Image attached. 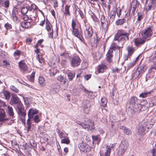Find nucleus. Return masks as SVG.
Wrapping results in <instances>:
<instances>
[{"instance_id": "f257e3e1", "label": "nucleus", "mask_w": 156, "mask_h": 156, "mask_svg": "<svg viewBox=\"0 0 156 156\" xmlns=\"http://www.w3.org/2000/svg\"><path fill=\"white\" fill-rule=\"evenodd\" d=\"M71 28L72 34L74 36L82 41L84 40L82 35V30L81 29V26L77 20H72Z\"/></svg>"}, {"instance_id": "f03ea898", "label": "nucleus", "mask_w": 156, "mask_h": 156, "mask_svg": "<svg viewBox=\"0 0 156 156\" xmlns=\"http://www.w3.org/2000/svg\"><path fill=\"white\" fill-rule=\"evenodd\" d=\"M129 33L126 30L123 29L118 30L115 34L114 40L117 41L119 42L125 43L129 40Z\"/></svg>"}, {"instance_id": "7ed1b4c3", "label": "nucleus", "mask_w": 156, "mask_h": 156, "mask_svg": "<svg viewBox=\"0 0 156 156\" xmlns=\"http://www.w3.org/2000/svg\"><path fill=\"white\" fill-rule=\"evenodd\" d=\"M154 28L153 26H149L144 30H141L139 34V36L143 37L146 41L151 39L154 34Z\"/></svg>"}, {"instance_id": "20e7f679", "label": "nucleus", "mask_w": 156, "mask_h": 156, "mask_svg": "<svg viewBox=\"0 0 156 156\" xmlns=\"http://www.w3.org/2000/svg\"><path fill=\"white\" fill-rule=\"evenodd\" d=\"M86 21L87 20L84 21L86 28L84 30L83 33L85 38L90 41L92 37L94 31L92 26L88 23H86Z\"/></svg>"}, {"instance_id": "39448f33", "label": "nucleus", "mask_w": 156, "mask_h": 156, "mask_svg": "<svg viewBox=\"0 0 156 156\" xmlns=\"http://www.w3.org/2000/svg\"><path fill=\"white\" fill-rule=\"evenodd\" d=\"M85 122L86 123L83 122L79 121H78L76 122L78 124L82 126L85 129L87 130L92 131L95 129V127L94 126V122H92L91 120L88 119L87 122L85 121Z\"/></svg>"}, {"instance_id": "423d86ee", "label": "nucleus", "mask_w": 156, "mask_h": 156, "mask_svg": "<svg viewBox=\"0 0 156 156\" xmlns=\"http://www.w3.org/2000/svg\"><path fill=\"white\" fill-rule=\"evenodd\" d=\"M81 62V60L79 56H73L70 60V65L73 68L78 67L80 65Z\"/></svg>"}, {"instance_id": "0eeeda50", "label": "nucleus", "mask_w": 156, "mask_h": 156, "mask_svg": "<svg viewBox=\"0 0 156 156\" xmlns=\"http://www.w3.org/2000/svg\"><path fill=\"white\" fill-rule=\"evenodd\" d=\"M128 146L129 144L127 142L125 141L122 142L118 151V155L121 156L123 154L127 149Z\"/></svg>"}, {"instance_id": "6e6552de", "label": "nucleus", "mask_w": 156, "mask_h": 156, "mask_svg": "<svg viewBox=\"0 0 156 156\" xmlns=\"http://www.w3.org/2000/svg\"><path fill=\"white\" fill-rule=\"evenodd\" d=\"M6 106L5 102L0 100V107H4ZM5 116L4 110L3 108H0V122H4L8 120V119L5 118Z\"/></svg>"}, {"instance_id": "1a4fd4ad", "label": "nucleus", "mask_w": 156, "mask_h": 156, "mask_svg": "<svg viewBox=\"0 0 156 156\" xmlns=\"http://www.w3.org/2000/svg\"><path fill=\"white\" fill-rule=\"evenodd\" d=\"M101 27L103 30L107 31L108 30V19L104 15H102L101 18Z\"/></svg>"}, {"instance_id": "9d476101", "label": "nucleus", "mask_w": 156, "mask_h": 156, "mask_svg": "<svg viewBox=\"0 0 156 156\" xmlns=\"http://www.w3.org/2000/svg\"><path fill=\"white\" fill-rule=\"evenodd\" d=\"M45 29L48 32V37L53 38V28L52 25L48 19L46 21Z\"/></svg>"}, {"instance_id": "9b49d317", "label": "nucleus", "mask_w": 156, "mask_h": 156, "mask_svg": "<svg viewBox=\"0 0 156 156\" xmlns=\"http://www.w3.org/2000/svg\"><path fill=\"white\" fill-rule=\"evenodd\" d=\"M78 147L80 151L83 152L87 153L90 150V146L86 143H80Z\"/></svg>"}, {"instance_id": "f8f14e48", "label": "nucleus", "mask_w": 156, "mask_h": 156, "mask_svg": "<svg viewBox=\"0 0 156 156\" xmlns=\"http://www.w3.org/2000/svg\"><path fill=\"white\" fill-rule=\"evenodd\" d=\"M140 37H136L133 39V41L134 45L137 47L144 44L146 41L143 37L140 36Z\"/></svg>"}, {"instance_id": "ddd939ff", "label": "nucleus", "mask_w": 156, "mask_h": 156, "mask_svg": "<svg viewBox=\"0 0 156 156\" xmlns=\"http://www.w3.org/2000/svg\"><path fill=\"white\" fill-rule=\"evenodd\" d=\"M108 69L106 63L105 62H101L97 67V70L98 73H102L105 72Z\"/></svg>"}, {"instance_id": "4468645a", "label": "nucleus", "mask_w": 156, "mask_h": 156, "mask_svg": "<svg viewBox=\"0 0 156 156\" xmlns=\"http://www.w3.org/2000/svg\"><path fill=\"white\" fill-rule=\"evenodd\" d=\"M22 103L20 100V98L17 97L16 94H13L11 98L10 104L13 105H17Z\"/></svg>"}, {"instance_id": "2eb2a0df", "label": "nucleus", "mask_w": 156, "mask_h": 156, "mask_svg": "<svg viewBox=\"0 0 156 156\" xmlns=\"http://www.w3.org/2000/svg\"><path fill=\"white\" fill-rule=\"evenodd\" d=\"M83 106L84 112L87 113L90 111L89 108L91 106V104L90 101L87 100H85L83 102Z\"/></svg>"}, {"instance_id": "dca6fc26", "label": "nucleus", "mask_w": 156, "mask_h": 156, "mask_svg": "<svg viewBox=\"0 0 156 156\" xmlns=\"http://www.w3.org/2000/svg\"><path fill=\"white\" fill-rule=\"evenodd\" d=\"M18 66L21 70L24 71H27L28 69V67L24 60H22L19 62Z\"/></svg>"}, {"instance_id": "f3484780", "label": "nucleus", "mask_w": 156, "mask_h": 156, "mask_svg": "<svg viewBox=\"0 0 156 156\" xmlns=\"http://www.w3.org/2000/svg\"><path fill=\"white\" fill-rule=\"evenodd\" d=\"M39 112V111L36 109L31 108L28 111L27 115L28 117L33 119L34 115H37Z\"/></svg>"}, {"instance_id": "a211bd4d", "label": "nucleus", "mask_w": 156, "mask_h": 156, "mask_svg": "<svg viewBox=\"0 0 156 156\" xmlns=\"http://www.w3.org/2000/svg\"><path fill=\"white\" fill-rule=\"evenodd\" d=\"M137 101V98L136 96H132L129 99V108H131L135 106Z\"/></svg>"}, {"instance_id": "6ab92c4d", "label": "nucleus", "mask_w": 156, "mask_h": 156, "mask_svg": "<svg viewBox=\"0 0 156 156\" xmlns=\"http://www.w3.org/2000/svg\"><path fill=\"white\" fill-rule=\"evenodd\" d=\"M20 116V120L22 123L24 125L26 124L25 117L26 115V113L25 111L18 113Z\"/></svg>"}, {"instance_id": "aec40b11", "label": "nucleus", "mask_w": 156, "mask_h": 156, "mask_svg": "<svg viewBox=\"0 0 156 156\" xmlns=\"http://www.w3.org/2000/svg\"><path fill=\"white\" fill-rule=\"evenodd\" d=\"M133 111L132 114H138L140 112L141 110V106L140 105L137 104L135 106L131 108Z\"/></svg>"}, {"instance_id": "412c9836", "label": "nucleus", "mask_w": 156, "mask_h": 156, "mask_svg": "<svg viewBox=\"0 0 156 156\" xmlns=\"http://www.w3.org/2000/svg\"><path fill=\"white\" fill-rule=\"evenodd\" d=\"M106 151L105 153L102 150H101L100 151V155L101 156H110L111 151L109 145H107L106 147Z\"/></svg>"}, {"instance_id": "4be33fe9", "label": "nucleus", "mask_w": 156, "mask_h": 156, "mask_svg": "<svg viewBox=\"0 0 156 156\" xmlns=\"http://www.w3.org/2000/svg\"><path fill=\"white\" fill-rule=\"evenodd\" d=\"M113 52L110 50H109L106 55V59L107 61L109 63H111L112 62V58L113 55L112 54Z\"/></svg>"}, {"instance_id": "5701e85b", "label": "nucleus", "mask_w": 156, "mask_h": 156, "mask_svg": "<svg viewBox=\"0 0 156 156\" xmlns=\"http://www.w3.org/2000/svg\"><path fill=\"white\" fill-rule=\"evenodd\" d=\"M21 26L24 28H29L33 26V24L30 21H22L20 23Z\"/></svg>"}, {"instance_id": "b1692460", "label": "nucleus", "mask_w": 156, "mask_h": 156, "mask_svg": "<svg viewBox=\"0 0 156 156\" xmlns=\"http://www.w3.org/2000/svg\"><path fill=\"white\" fill-rule=\"evenodd\" d=\"M121 48V47L118 46L116 43H113L111 44L109 50L113 52V50L115 51L116 50H118L120 51Z\"/></svg>"}, {"instance_id": "393cba45", "label": "nucleus", "mask_w": 156, "mask_h": 156, "mask_svg": "<svg viewBox=\"0 0 156 156\" xmlns=\"http://www.w3.org/2000/svg\"><path fill=\"white\" fill-rule=\"evenodd\" d=\"M126 50L127 51V54L131 56L136 51V49L132 45L128 46L126 48Z\"/></svg>"}, {"instance_id": "a878e982", "label": "nucleus", "mask_w": 156, "mask_h": 156, "mask_svg": "<svg viewBox=\"0 0 156 156\" xmlns=\"http://www.w3.org/2000/svg\"><path fill=\"white\" fill-rule=\"evenodd\" d=\"M38 82L40 85L42 87H44L46 85L45 80L42 76H40L38 79Z\"/></svg>"}, {"instance_id": "bb28decb", "label": "nucleus", "mask_w": 156, "mask_h": 156, "mask_svg": "<svg viewBox=\"0 0 156 156\" xmlns=\"http://www.w3.org/2000/svg\"><path fill=\"white\" fill-rule=\"evenodd\" d=\"M37 16L36 15H30V22L33 25H35L37 21Z\"/></svg>"}, {"instance_id": "cd10ccee", "label": "nucleus", "mask_w": 156, "mask_h": 156, "mask_svg": "<svg viewBox=\"0 0 156 156\" xmlns=\"http://www.w3.org/2000/svg\"><path fill=\"white\" fill-rule=\"evenodd\" d=\"M70 7V4L67 5L65 6L64 10L63 12L66 16H69L70 15V13L69 11Z\"/></svg>"}, {"instance_id": "c85d7f7f", "label": "nucleus", "mask_w": 156, "mask_h": 156, "mask_svg": "<svg viewBox=\"0 0 156 156\" xmlns=\"http://www.w3.org/2000/svg\"><path fill=\"white\" fill-rule=\"evenodd\" d=\"M93 55L94 58L98 61L101 58L102 54L99 51H98L94 52Z\"/></svg>"}, {"instance_id": "c756f323", "label": "nucleus", "mask_w": 156, "mask_h": 156, "mask_svg": "<svg viewBox=\"0 0 156 156\" xmlns=\"http://www.w3.org/2000/svg\"><path fill=\"white\" fill-rule=\"evenodd\" d=\"M137 18L136 20V23L140 24L141 22V20L144 18L143 14L141 12H138L137 13Z\"/></svg>"}, {"instance_id": "7c9ffc66", "label": "nucleus", "mask_w": 156, "mask_h": 156, "mask_svg": "<svg viewBox=\"0 0 156 156\" xmlns=\"http://www.w3.org/2000/svg\"><path fill=\"white\" fill-rule=\"evenodd\" d=\"M145 128L143 125H140L138 127V132L140 135L143 134L145 131Z\"/></svg>"}, {"instance_id": "2f4dec72", "label": "nucleus", "mask_w": 156, "mask_h": 156, "mask_svg": "<svg viewBox=\"0 0 156 156\" xmlns=\"http://www.w3.org/2000/svg\"><path fill=\"white\" fill-rule=\"evenodd\" d=\"M7 113L12 118L14 117V113L13 111V109L12 107L9 105L8 106L7 110Z\"/></svg>"}, {"instance_id": "473e14b6", "label": "nucleus", "mask_w": 156, "mask_h": 156, "mask_svg": "<svg viewBox=\"0 0 156 156\" xmlns=\"http://www.w3.org/2000/svg\"><path fill=\"white\" fill-rule=\"evenodd\" d=\"M35 72H32L30 75L28 76L27 77L28 80L32 83H34L35 79Z\"/></svg>"}, {"instance_id": "72a5a7b5", "label": "nucleus", "mask_w": 156, "mask_h": 156, "mask_svg": "<svg viewBox=\"0 0 156 156\" xmlns=\"http://www.w3.org/2000/svg\"><path fill=\"white\" fill-rule=\"evenodd\" d=\"M107 100L106 98L104 97L101 98L100 103V105L103 108H105L106 106Z\"/></svg>"}, {"instance_id": "f704fd0d", "label": "nucleus", "mask_w": 156, "mask_h": 156, "mask_svg": "<svg viewBox=\"0 0 156 156\" xmlns=\"http://www.w3.org/2000/svg\"><path fill=\"white\" fill-rule=\"evenodd\" d=\"M21 51L18 50H16L13 53V55L16 60L18 59L21 54Z\"/></svg>"}, {"instance_id": "c9c22d12", "label": "nucleus", "mask_w": 156, "mask_h": 156, "mask_svg": "<svg viewBox=\"0 0 156 156\" xmlns=\"http://www.w3.org/2000/svg\"><path fill=\"white\" fill-rule=\"evenodd\" d=\"M67 75L69 80L72 81L75 76V73L71 72H69L68 73Z\"/></svg>"}, {"instance_id": "e433bc0d", "label": "nucleus", "mask_w": 156, "mask_h": 156, "mask_svg": "<svg viewBox=\"0 0 156 156\" xmlns=\"http://www.w3.org/2000/svg\"><path fill=\"white\" fill-rule=\"evenodd\" d=\"M91 137L93 141H97L98 143V144L101 140V138L99 135H98L97 136L92 135Z\"/></svg>"}, {"instance_id": "4c0bfd02", "label": "nucleus", "mask_w": 156, "mask_h": 156, "mask_svg": "<svg viewBox=\"0 0 156 156\" xmlns=\"http://www.w3.org/2000/svg\"><path fill=\"white\" fill-rule=\"evenodd\" d=\"M32 119L28 117V119L27 120V131H29L30 130V129L31 128V119Z\"/></svg>"}, {"instance_id": "58836bf2", "label": "nucleus", "mask_w": 156, "mask_h": 156, "mask_svg": "<svg viewBox=\"0 0 156 156\" xmlns=\"http://www.w3.org/2000/svg\"><path fill=\"white\" fill-rule=\"evenodd\" d=\"M125 20L124 18L118 19L116 22V25L117 26L122 25L125 22Z\"/></svg>"}, {"instance_id": "ea45409f", "label": "nucleus", "mask_w": 156, "mask_h": 156, "mask_svg": "<svg viewBox=\"0 0 156 156\" xmlns=\"http://www.w3.org/2000/svg\"><path fill=\"white\" fill-rule=\"evenodd\" d=\"M17 108L18 109V113L25 111L22 103L17 105Z\"/></svg>"}, {"instance_id": "a19ab883", "label": "nucleus", "mask_w": 156, "mask_h": 156, "mask_svg": "<svg viewBox=\"0 0 156 156\" xmlns=\"http://www.w3.org/2000/svg\"><path fill=\"white\" fill-rule=\"evenodd\" d=\"M140 71L136 70L132 75V78L136 79L140 75Z\"/></svg>"}, {"instance_id": "79ce46f5", "label": "nucleus", "mask_w": 156, "mask_h": 156, "mask_svg": "<svg viewBox=\"0 0 156 156\" xmlns=\"http://www.w3.org/2000/svg\"><path fill=\"white\" fill-rule=\"evenodd\" d=\"M61 140V142L62 143L65 144H69L70 143V140L69 137H67L66 138H65Z\"/></svg>"}, {"instance_id": "37998d69", "label": "nucleus", "mask_w": 156, "mask_h": 156, "mask_svg": "<svg viewBox=\"0 0 156 156\" xmlns=\"http://www.w3.org/2000/svg\"><path fill=\"white\" fill-rule=\"evenodd\" d=\"M2 93L6 99L8 100L9 99L10 97V94L9 92L5 90L3 91Z\"/></svg>"}, {"instance_id": "c03bdc74", "label": "nucleus", "mask_w": 156, "mask_h": 156, "mask_svg": "<svg viewBox=\"0 0 156 156\" xmlns=\"http://www.w3.org/2000/svg\"><path fill=\"white\" fill-rule=\"evenodd\" d=\"M116 12V11H113L111 12V14L110 17V19L112 22H113L115 20Z\"/></svg>"}, {"instance_id": "a18cd8bd", "label": "nucleus", "mask_w": 156, "mask_h": 156, "mask_svg": "<svg viewBox=\"0 0 156 156\" xmlns=\"http://www.w3.org/2000/svg\"><path fill=\"white\" fill-rule=\"evenodd\" d=\"M33 121L36 123H38L41 121V119L39 115H36L33 117Z\"/></svg>"}, {"instance_id": "49530a36", "label": "nucleus", "mask_w": 156, "mask_h": 156, "mask_svg": "<svg viewBox=\"0 0 156 156\" xmlns=\"http://www.w3.org/2000/svg\"><path fill=\"white\" fill-rule=\"evenodd\" d=\"M2 6H3L5 8H8L9 7L10 5L9 0H6L3 3H2Z\"/></svg>"}, {"instance_id": "de8ad7c7", "label": "nucleus", "mask_w": 156, "mask_h": 156, "mask_svg": "<svg viewBox=\"0 0 156 156\" xmlns=\"http://www.w3.org/2000/svg\"><path fill=\"white\" fill-rule=\"evenodd\" d=\"M37 58L39 62L41 64H44L45 61L44 59L42 58L41 55H38Z\"/></svg>"}, {"instance_id": "09e8293b", "label": "nucleus", "mask_w": 156, "mask_h": 156, "mask_svg": "<svg viewBox=\"0 0 156 156\" xmlns=\"http://www.w3.org/2000/svg\"><path fill=\"white\" fill-rule=\"evenodd\" d=\"M31 7L33 11L38 12L39 10L38 7L34 3H32L31 4Z\"/></svg>"}, {"instance_id": "8fccbe9b", "label": "nucleus", "mask_w": 156, "mask_h": 156, "mask_svg": "<svg viewBox=\"0 0 156 156\" xmlns=\"http://www.w3.org/2000/svg\"><path fill=\"white\" fill-rule=\"evenodd\" d=\"M152 5L151 4H148L145 7V10L146 11V13L147 12L149 11L151 9Z\"/></svg>"}, {"instance_id": "3c124183", "label": "nucleus", "mask_w": 156, "mask_h": 156, "mask_svg": "<svg viewBox=\"0 0 156 156\" xmlns=\"http://www.w3.org/2000/svg\"><path fill=\"white\" fill-rule=\"evenodd\" d=\"M30 143L31 146L32 147V148L34 150L36 149L37 148V144L36 142L35 141L33 140L31 142H30Z\"/></svg>"}, {"instance_id": "603ef678", "label": "nucleus", "mask_w": 156, "mask_h": 156, "mask_svg": "<svg viewBox=\"0 0 156 156\" xmlns=\"http://www.w3.org/2000/svg\"><path fill=\"white\" fill-rule=\"evenodd\" d=\"M28 11L27 7H23L21 9V12L22 14H25Z\"/></svg>"}, {"instance_id": "864d4df0", "label": "nucleus", "mask_w": 156, "mask_h": 156, "mask_svg": "<svg viewBox=\"0 0 156 156\" xmlns=\"http://www.w3.org/2000/svg\"><path fill=\"white\" fill-rule=\"evenodd\" d=\"M124 133L127 135H129L131 134L132 132L131 130L128 128L126 127L124 129L123 131Z\"/></svg>"}, {"instance_id": "5fc2aeb1", "label": "nucleus", "mask_w": 156, "mask_h": 156, "mask_svg": "<svg viewBox=\"0 0 156 156\" xmlns=\"http://www.w3.org/2000/svg\"><path fill=\"white\" fill-rule=\"evenodd\" d=\"M151 92H146L142 93L140 95L139 97L142 98H145L146 97L148 94L151 93Z\"/></svg>"}, {"instance_id": "6e6d98bb", "label": "nucleus", "mask_w": 156, "mask_h": 156, "mask_svg": "<svg viewBox=\"0 0 156 156\" xmlns=\"http://www.w3.org/2000/svg\"><path fill=\"white\" fill-rule=\"evenodd\" d=\"M4 27L7 30H10L12 28L11 25L9 23H6L4 25Z\"/></svg>"}, {"instance_id": "4d7b16f0", "label": "nucleus", "mask_w": 156, "mask_h": 156, "mask_svg": "<svg viewBox=\"0 0 156 156\" xmlns=\"http://www.w3.org/2000/svg\"><path fill=\"white\" fill-rule=\"evenodd\" d=\"M91 16L94 21L95 22L98 21V19L97 16L94 14L92 13L91 15Z\"/></svg>"}, {"instance_id": "13d9d810", "label": "nucleus", "mask_w": 156, "mask_h": 156, "mask_svg": "<svg viewBox=\"0 0 156 156\" xmlns=\"http://www.w3.org/2000/svg\"><path fill=\"white\" fill-rule=\"evenodd\" d=\"M10 88L13 91L15 92L16 93H18L19 92V90L16 88L15 86L12 85L10 86Z\"/></svg>"}, {"instance_id": "bf43d9fd", "label": "nucleus", "mask_w": 156, "mask_h": 156, "mask_svg": "<svg viewBox=\"0 0 156 156\" xmlns=\"http://www.w3.org/2000/svg\"><path fill=\"white\" fill-rule=\"evenodd\" d=\"M64 77L62 75H60L58 76L57 77V79L59 81L61 82H62L64 80Z\"/></svg>"}, {"instance_id": "052dcab7", "label": "nucleus", "mask_w": 156, "mask_h": 156, "mask_svg": "<svg viewBox=\"0 0 156 156\" xmlns=\"http://www.w3.org/2000/svg\"><path fill=\"white\" fill-rule=\"evenodd\" d=\"M33 40L31 38H27L26 40V42L27 44L30 45Z\"/></svg>"}, {"instance_id": "680f3d73", "label": "nucleus", "mask_w": 156, "mask_h": 156, "mask_svg": "<svg viewBox=\"0 0 156 156\" xmlns=\"http://www.w3.org/2000/svg\"><path fill=\"white\" fill-rule=\"evenodd\" d=\"M136 5H134L133 7L132 11V14L133 16L135 15V12L136 10Z\"/></svg>"}, {"instance_id": "e2e57ef3", "label": "nucleus", "mask_w": 156, "mask_h": 156, "mask_svg": "<svg viewBox=\"0 0 156 156\" xmlns=\"http://www.w3.org/2000/svg\"><path fill=\"white\" fill-rule=\"evenodd\" d=\"M44 40L43 39H41L38 40L37 42V43L40 46L41 48L43 47V45L41 44L44 41Z\"/></svg>"}, {"instance_id": "0e129e2a", "label": "nucleus", "mask_w": 156, "mask_h": 156, "mask_svg": "<svg viewBox=\"0 0 156 156\" xmlns=\"http://www.w3.org/2000/svg\"><path fill=\"white\" fill-rule=\"evenodd\" d=\"M23 21H27L30 20L29 16L27 15H24L23 16Z\"/></svg>"}, {"instance_id": "69168bd1", "label": "nucleus", "mask_w": 156, "mask_h": 156, "mask_svg": "<svg viewBox=\"0 0 156 156\" xmlns=\"http://www.w3.org/2000/svg\"><path fill=\"white\" fill-rule=\"evenodd\" d=\"M131 56L130 55H129V54H127V55H125L124 56V61L127 60L128 58H130V57Z\"/></svg>"}, {"instance_id": "338daca9", "label": "nucleus", "mask_w": 156, "mask_h": 156, "mask_svg": "<svg viewBox=\"0 0 156 156\" xmlns=\"http://www.w3.org/2000/svg\"><path fill=\"white\" fill-rule=\"evenodd\" d=\"M78 12L79 14L80 15V16L82 18H84V16L83 15V12L80 10V9L78 10Z\"/></svg>"}, {"instance_id": "774afa93", "label": "nucleus", "mask_w": 156, "mask_h": 156, "mask_svg": "<svg viewBox=\"0 0 156 156\" xmlns=\"http://www.w3.org/2000/svg\"><path fill=\"white\" fill-rule=\"evenodd\" d=\"M59 135L60 138H65V134L63 132H61L59 133Z\"/></svg>"}]
</instances>
